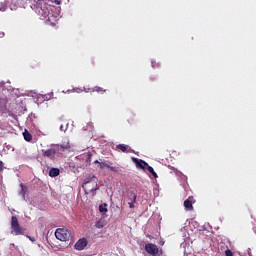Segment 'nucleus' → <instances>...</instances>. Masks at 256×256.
Listing matches in <instances>:
<instances>
[{
  "label": "nucleus",
  "instance_id": "nucleus-22",
  "mask_svg": "<svg viewBox=\"0 0 256 256\" xmlns=\"http://www.w3.org/2000/svg\"><path fill=\"white\" fill-rule=\"evenodd\" d=\"M5 37V33L4 32H0V39H3Z\"/></svg>",
  "mask_w": 256,
  "mask_h": 256
},
{
  "label": "nucleus",
  "instance_id": "nucleus-25",
  "mask_svg": "<svg viewBox=\"0 0 256 256\" xmlns=\"http://www.w3.org/2000/svg\"><path fill=\"white\" fill-rule=\"evenodd\" d=\"M103 167H107V169H109V167H111V165L109 164H105V163H102Z\"/></svg>",
  "mask_w": 256,
  "mask_h": 256
},
{
  "label": "nucleus",
  "instance_id": "nucleus-31",
  "mask_svg": "<svg viewBox=\"0 0 256 256\" xmlns=\"http://www.w3.org/2000/svg\"><path fill=\"white\" fill-rule=\"evenodd\" d=\"M249 256H251V254H249Z\"/></svg>",
  "mask_w": 256,
  "mask_h": 256
},
{
  "label": "nucleus",
  "instance_id": "nucleus-2",
  "mask_svg": "<svg viewBox=\"0 0 256 256\" xmlns=\"http://www.w3.org/2000/svg\"><path fill=\"white\" fill-rule=\"evenodd\" d=\"M82 189H84L86 194L93 193L92 195H95V191L98 189L97 177L93 176L86 179L82 185Z\"/></svg>",
  "mask_w": 256,
  "mask_h": 256
},
{
  "label": "nucleus",
  "instance_id": "nucleus-11",
  "mask_svg": "<svg viewBox=\"0 0 256 256\" xmlns=\"http://www.w3.org/2000/svg\"><path fill=\"white\" fill-rule=\"evenodd\" d=\"M23 137L25 139V141H33V135L30 134L29 131L25 130V132H23Z\"/></svg>",
  "mask_w": 256,
  "mask_h": 256
},
{
  "label": "nucleus",
  "instance_id": "nucleus-16",
  "mask_svg": "<svg viewBox=\"0 0 256 256\" xmlns=\"http://www.w3.org/2000/svg\"><path fill=\"white\" fill-rule=\"evenodd\" d=\"M95 227H96V229H103V227H105V224H103V222H101V221H97L95 223Z\"/></svg>",
  "mask_w": 256,
  "mask_h": 256
},
{
  "label": "nucleus",
  "instance_id": "nucleus-9",
  "mask_svg": "<svg viewBox=\"0 0 256 256\" xmlns=\"http://www.w3.org/2000/svg\"><path fill=\"white\" fill-rule=\"evenodd\" d=\"M184 207L186 211H193V197H189L184 201Z\"/></svg>",
  "mask_w": 256,
  "mask_h": 256
},
{
  "label": "nucleus",
  "instance_id": "nucleus-17",
  "mask_svg": "<svg viewBox=\"0 0 256 256\" xmlns=\"http://www.w3.org/2000/svg\"><path fill=\"white\" fill-rule=\"evenodd\" d=\"M95 91H96L97 93H105V89H103L102 87H99V86H96V87H95Z\"/></svg>",
  "mask_w": 256,
  "mask_h": 256
},
{
  "label": "nucleus",
  "instance_id": "nucleus-14",
  "mask_svg": "<svg viewBox=\"0 0 256 256\" xmlns=\"http://www.w3.org/2000/svg\"><path fill=\"white\" fill-rule=\"evenodd\" d=\"M146 171H148L149 173H151V175L154 177V179H157V172L153 169V167L148 166V168L146 169Z\"/></svg>",
  "mask_w": 256,
  "mask_h": 256
},
{
  "label": "nucleus",
  "instance_id": "nucleus-15",
  "mask_svg": "<svg viewBox=\"0 0 256 256\" xmlns=\"http://www.w3.org/2000/svg\"><path fill=\"white\" fill-rule=\"evenodd\" d=\"M20 187H21L20 195H22L23 199H25V195L27 193V186L20 184Z\"/></svg>",
  "mask_w": 256,
  "mask_h": 256
},
{
  "label": "nucleus",
  "instance_id": "nucleus-5",
  "mask_svg": "<svg viewBox=\"0 0 256 256\" xmlns=\"http://www.w3.org/2000/svg\"><path fill=\"white\" fill-rule=\"evenodd\" d=\"M144 249L146 253H148L149 255H152V256L159 255V247H157L156 244L147 243L145 244Z\"/></svg>",
  "mask_w": 256,
  "mask_h": 256
},
{
  "label": "nucleus",
  "instance_id": "nucleus-13",
  "mask_svg": "<svg viewBox=\"0 0 256 256\" xmlns=\"http://www.w3.org/2000/svg\"><path fill=\"white\" fill-rule=\"evenodd\" d=\"M107 211H109V210L107 209V204L106 203H103V204L99 205V212L100 213H107Z\"/></svg>",
  "mask_w": 256,
  "mask_h": 256
},
{
  "label": "nucleus",
  "instance_id": "nucleus-21",
  "mask_svg": "<svg viewBox=\"0 0 256 256\" xmlns=\"http://www.w3.org/2000/svg\"><path fill=\"white\" fill-rule=\"evenodd\" d=\"M26 237H27L30 241L35 242V238H33V237L29 236V235H27Z\"/></svg>",
  "mask_w": 256,
  "mask_h": 256
},
{
  "label": "nucleus",
  "instance_id": "nucleus-20",
  "mask_svg": "<svg viewBox=\"0 0 256 256\" xmlns=\"http://www.w3.org/2000/svg\"><path fill=\"white\" fill-rule=\"evenodd\" d=\"M5 169V166L3 164V161H0V171H3Z\"/></svg>",
  "mask_w": 256,
  "mask_h": 256
},
{
  "label": "nucleus",
  "instance_id": "nucleus-12",
  "mask_svg": "<svg viewBox=\"0 0 256 256\" xmlns=\"http://www.w3.org/2000/svg\"><path fill=\"white\" fill-rule=\"evenodd\" d=\"M60 171L58 168H51L49 171V176L50 177H58Z\"/></svg>",
  "mask_w": 256,
  "mask_h": 256
},
{
  "label": "nucleus",
  "instance_id": "nucleus-8",
  "mask_svg": "<svg viewBox=\"0 0 256 256\" xmlns=\"http://www.w3.org/2000/svg\"><path fill=\"white\" fill-rule=\"evenodd\" d=\"M87 238H81L79 239L76 244L74 245V248L77 251H83V249H85V246L87 245Z\"/></svg>",
  "mask_w": 256,
  "mask_h": 256
},
{
  "label": "nucleus",
  "instance_id": "nucleus-1",
  "mask_svg": "<svg viewBox=\"0 0 256 256\" xmlns=\"http://www.w3.org/2000/svg\"><path fill=\"white\" fill-rule=\"evenodd\" d=\"M10 227H11V234L16 235V236L17 235H25V233L27 231V229H25L23 226H21L17 216L11 217Z\"/></svg>",
  "mask_w": 256,
  "mask_h": 256
},
{
  "label": "nucleus",
  "instance_id": "nucleus-10",
  "mask_svg": "<svg viewBox=\"0 0 256 256\" xmlns=\"http://www.w3.org/2000/svg\"><path fill=\"white\" fill-rule=\"evenodd\" d=\"M130 197L132 198V201L128 202V205L130 209H135V203H137V194H135L133 191H130Z\"/></svg>",
  "mask_w": 256,
  "mask_h": 256
},
{
  "label": "nucleus",
  "instance_id": "nucleus-3",
  "mask_svg": "<svg viewBox=\"0 0 256 256\" xmlns=\"http://www.w3.org/2000/svg\"><path fill=\"white\" fill-rule=\"evenodd\" d=\"M60 149L65 151L67 147H64L63 145H55L47 150H42V156L47 157V159H51L53 161L55 159V155L59 153Z\"/></svg>",
  "mask_w": 256,
  "mask_h": 256
},
{
  "label": "nucleus",
  "instance_id": "nucleus-7",
  "mask_svg": "<svg viewBox=\"0 0 256 256\" xmlns=\"http://www.w3.org/2000/svg\"><path fill=\"white\" fill-rule=\"evenodd\" d=\"M115 151H121L122 153H133V149L129 145L118 144L115 147Z\"/></svg>",
  "mask_w": 256,
  "mask_h": 256
},
{
  "label": "nucleus",
  "instance_id": "nucleus-28",
  "mask_svg": "<svg viewBox=\"0 0 256 256\" xmlns=\"http://www.w3.org/2000/svg\"><path fill=\"white\" fill-rule=\"evenodd\" d=\"M51 97H53V92L48 94V99H51Z\"/></svg>",
  "mask_w": 256,
  "mask_h": 256
},
{
  "label": "nucleus",
  "instance_id": "nucleus-29",
  "mask_svg": "<svg viewBox=\"0 0 256 256\" xmlns=\"http://www.w3.org/2000/svg\"><path fill=\"white\" fill-rule=\"evenodd\" d=\"M94 163H100L99 160L94 161Z\"/></svg>",
  "mask_w": 256,
  "mask_h": 256
},
{
  "label": "nucleus",
  "instance_id": "nucleus-18",
  "mask_svg": "<svg viewBox=\"0 0 256 256\" xmlns=\"http://www.w3.org/2000/svg\"><path fill=\"white\" fill-rule=\"evenodd\" d=\"M225 255L226 256H234L233 251H231L230 249L225 250Z\"/></svg>",
  "mask_w": 256,
  "mask_h": 256
},
{
  "label": "nucleus",
  "instance_id": "nucleus-24",
  "mask_svg": "<svg viewBox=\"0 0 256 256\" xmlns=\"http://www.w3.org/2000/svg\"><path fill=\"white\" fill-rule=\"evenodd\" d=\"M128 199L129 201H133V198L131 197V192L128 193Z\"/></svg>",
  "mask_w": 256,
  "mask_h": 256
},
{
  "label": "nucleus",
  "instance_id": "nucleus-4",
  "mask_svg": "<svg viewBox=\"0 0 256 256\" xmlns=\"http://www.w3.org/2000/svg\"><path fill=\"white\" fill-rule=\"evenodd\" d=\"M55 237L59 241H69L71 237V231L66 228H57L55 231Z\"/></svg>",
  "mask_w": 256,
  "mask_h": 256
},
{
  "label": "nucleus",
  "instance_id": "nucleus-23",
  "mask_svg": "<svg viewBox=\"0 0 256 256\" xmlns=\"http://www.w3.org/2000/svg\"><path fill=\"white\" fill-rule=\"evenodd\" d=\"M109 169H110V171H117V168H115L113 166H110Z\"/></svg>",
  "mask_w": 256,
  "mask_h": 256
},
{
  "label": "nucleus",
  "instance_id": "nucleus-19",
  "mask_svg": "<svg viewBox=\"0 0 256 256\" xmlns=\"http://www.w3.org/2000/svg\"><path fill=\"white\" fill-rule=\"evenodd\" d=\"M86 163H91V154L87 155Z\"/></svg>",
  "mask_w": 256,
  "mask_h": 256
},
{
  "label": "nucleus",
  "instance_id": "nucleus-6",
  "mask_svg": "<svg viewBox=\"0 0 256 256\" xmlns=\"http://www.w3.org/2000/svg\"><path fill=\"white\" fill-rule=\"evenodd\" d=\"M133 163H135L137 169H143V171H147L149 164L145 162V160H141L138 158H133Z\"/></svg>",
  "mask_w": 256,
  "mask_h": 256
},
{
  "label": "nucleus",
  "instance_id": "nucleus-26",
  "mask_svg": "<svg viewBox=\"0 0 256 256\" xmlns=\"http://www.w3.org/2000/svg\"><path fill=\"white\" fill-rule=\"evenodd\" d=\"M5 109H7V107L5 105L0 107V111H5Z\"/></svg>",
  "mask_w": 256,
  "mask_h": 256
},
{
  "label": "nucleus",
  "instance_id": "nucleus-30",
  "mask_svg": "<svg viewBox=\"0 0 256 256\" xmlns=\"http://www.w3.org/2000/svg\"><path fill=\"white\" fill-rule=\"evenodd\" d=\"M60 129H63V126H61Z\"/></svg>",
  "mask_w": 256,
  "mask_h": 256
},
{
  "label": "nucleus",
  "instance_id": "nucleus-27",
  "mask_svg": "<svg viewBox=\"0 0 256 256\" xmlns=\"http://www.w3.org/2000/svg\"><path fill=\"white\" fill-rule=\"evenodd\" d=\"M56 5H61V0H55Z\"/></svg>",
  "mask_w": 256,
  "mask_h": 256
}]
</instances>
